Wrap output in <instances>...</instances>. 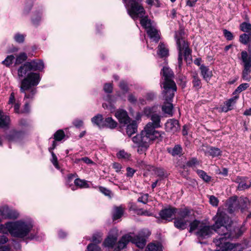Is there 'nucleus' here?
Returning a JSON list of instances; mask_svg holds the SVG:
<instances>
[{
  "instance_id": "18",
  "label": "nucleus",
  "mask_w": 251,
  "mask_h": 251,
  "mask_svg": "<svg viewBox=\"0 0 251 251\" xmlns=\"http://www.w3.org/2000/svg\"><path fill=\"white\" fill-rule=\"evenodd\" d=\"M239 96H235L234 97L229 99L224 103V105L222 107L223 112H227L233 109V106L235 104L236 100Z\"/></svg>"
},
{
  "instance_id": "6",
  "label": "nucleus",
  "mask_w": 251,
  "mask_h": 251,
  "mask_svg": "<svg viewBox=\"0 0 251 251\" xmlns=\"http://www.w3.org/2000/svg\"><path fill=\"white\" fill-rule=\"evenodd\" d=\"M184 31L180 29L175 33V39L179 50L178 64L180 68L182 63V54L183 53L185 59H187L191 54V50L189 48L188 43L183 38Z\"/></svg>"
},
{
  "instance_id": "34",
  "label": "nucleus",
  "mask_w": 251,
  "mask_h": 251,
  "mask_svg": "<svg viewBox=\"0 0 251 251\" xmlns=\"http://www.w3.org/2000/svg\"><path fill=\"white\" fill-rule=\"evenodd\" d=\"M168 152L173 156L180 155L182 153V149L179 145H176L172 149H168Z\"/></svg>"
},
{
  "instance_id": "24",
  "label": "nucleus",
  "mask_w": 251,
  "mask_h": 251,
  "mask_svg": "<svg viewBox=\"0 0 251 251\" xmlns=\"http://www.w3.org/2000/svg\"><path fill=\"white\" fill-rule=\"evenodd\" d=\"M201 75L203 78L207 82H208L212 76V71L209 68L204 66H201L200 68Z\"/></svg>"
},
{
  "instance_id": "42",
  "label": "nucleus",
  "mask_w": 251,
  "mask_h": 251,
  "mask_svg": "<svg viewBox=\"0 0 251 251\" xmlns=\"http://www.w3.org/2000/svg\"><path fill=\"white\" fill-rule=\"evenodd\" d=\"M249 87V84L247 83H242L240 84L237 88L236 89L235 91L233 93V94H238L240 93L241 92L245 90Z\"/></svg>"
},
{
  "instance_id": "20",
  "label": "nucleus",
  "mask_w": 251,
  "mask_h": 251,
  "mask_svg": "<svg viewBox=\"0 0 251 251\" xmlns=\"http://www.w3.org/2000/svg\"><path fill=\"white\" fill-rule=\"evenodd\" d=\"M8 104L13 105L14 111L15 113H20V107L21 103L18 100H16L15 98V94L14 92H12L10 95L8 102Z\"/></svg>"
},
{
  "instance_id": "61",
  "label": "nucleus",
  "mask_w": 251,
  "mask_h": 251,
  "mask_svg": "<svg viewBox=\"0 0 251 251\" xmlns=\"http://www.w3.org/2000/svg\"><path fill=\"white\" fill-rule=\"evenodd\" d=\"M8 238L5 235L0 236V245H3L6 243L8 241Z\"/></svg>"
},
{
  "instance_id": "50",
  "label": "nucleus",
  "mask_w": 251,
  "mask_h": 251,
  "mask_svg": "<svg viewBox=\"0 0 251 251\" xmlns=\"http://www.w3.org/2000/svg\"><path fill=\"white\" fill-rule=\"evenodd\" d=\"M148 194H143L141 197L138 198L137 201L138 202H142L144 204H146L148 202Z\"/></svg>"
},
{
  "instance_id": "14",
  "label": "nucleus",
  "mask_w": 251,
  "mask_h": 251,
  "mask_svg": "<svg viewBox=\"0 0 251 251\" xmlns=\"http://www.w3.org/2000/svg\"><path fill=\"white\" fill-rule=\"evenodd\" d=\"M115 116L119 123L123 126L127 125L130 122V118L126 110L119 109L116 111Z\"/></svg>"
},
{
  "instance_id": "25",
  "label": "nucleus",
  "mask_w": 251,
  "mask_h": 251,
  "mask_svg": "<svg viewBox=\"0 0 251 251\" xmlns=\"http://www.w3.org/2000/svg\"><path fill=\"white\" fill-rule=\"evenodd\" d=\"M147 32L150 37L155 42H157L159 39V35L158 31L154 28V25L147 30Z\"/></svg>"
},
{
  "instance_id": "48",
  "label": "nucleus",
  "mask_w": 251,
  "mask_h": 251,
  "mask_svg": "<svg viewBox=\"0 0 251 251\" xmlns=\"http://www.w3.org/2000/svg\"><path fill=\"white\" fill-rule=\"evenodd\" d=\"M87 249L88 251H100V248L97 244L93 243L89 244Z\"/></svg>"
},
{
  "instance_id": "7",
  "label": "nucleus",
  "mask_w": 251,
  "mask_h": 251,
  "mask_svg": "<svg viewBox=\"0 0 251 251\" xmlns=\"http://www.w3.org/2000/svg\"><path fill=\"white\" fill-rule=\"evenodd\" d=\"M161 136L160 132H152L144 127L140 134H138L132 138L133 142L137 145H147L149 147L151 141L159 138Z\"/></svg>"
},
{
  "instance_id": "29",
  "label": "nucleus",
  "mask_w": 251,
  "mask_h": 251,
  "mask_svg": "<svg viewBox=\"0 0 251 251\" xmlns=\"http://www.w3.org/2000/svg\"><path fill=\"white\" fill-rule=\"evenodd\" d=\"M0 111V127L5 128L8 127L10 124V118L9 116L2 114Z\"/></svg>"
},
{
  "instance_id": "17",
  "label": "nucleus",
  "mask_w": 251,
  "mask_h": 251,
  "mask_svg": "<svg viewBox=\"0 0 251 251\" xmlns=\"http://www.w3.org/2000/svg\"><path fill=\"white\" fill-rule=\"evenodd\" d=\"M165 127L167 131L175 133L179 128L178 122L176 120H169L166 123Z\"/></svg>"
},
{
  "instance_id": "41",
  "label": "nucleus",
  "mask_w": 251,
  "mask_h": 251,
  "mask_svg": "<svg viewBox=\"0 0 251 251\" xmlns=\"http://www.w3.org/2000/svg\"><path fill=\"white\" fill-rule=\"evenodd\" d=\"M154 173L158 176L161 178L167 177V175L165 170L160 168H157L154 169Z\"/></svg>"
},
{
  "instance_id": "4",
  "label": "nucleus",
  "mask_w": 251,
  "mask_h": 251,
  "mask_svg": "<svg viewBox=\"0 0 251 251\" xmlns=\"http://www.w3.org/2000/svg\"><path fill=\"white\" fill-rule=\"evenodd\" d=\"M128 14L134 19L141 18L140 24L146 30L153 25V23L147 16H145V11L142 6V0H134L131 6H127Z\"/></svg>"
},
{
  "instance_id": "2",
  "label": "nucleus",
  "mask_w": 251,
  "mask_h": 251,
  "mask_svg": "<svg viewBox=\"0 0 251 251\" xmlns=\"http://www.w3.org/2000/svg\"><path fill=\"white\" fill-rule=\"evenodd\" d=\"M33 223L30 220H21L14 222H7L1 227H4L14 237L23 238L32 229Z\"/></svg>"
},
{
  "instance_id": "64",
  "label": "nucleus",
  "mask_w": 251,
  "mask_h": 251,
  "mask_svg": "<svg viewBox=\"0 0 251 251\" xmlns=\"http://www.w3.org/2000/svg\"><path fill=\"white\" fill-rule=\"evenodd\" d=\"M81 161H83L84 162L87 164H93L94 162L93 161H92L90 159H89L88 157H84L82 158H81Z\"/></svg>"
},
{
  "instance_id": "45",
  "label": "nucleus",
  "mask_w": 251,
  "mask_h": 251,
  "mask_svg": "<svg viewBox=\"0 0 251 251\" xmlns=\"http://www.w3.org/2000/svg\"><path fill=\"white\" fill-rule=\"evenodd\" d=\"M117 157L119 158L128 159L130 157V154L124 150H121L117 153Z\"/></svg>"
},
{
  "instance_id": "49",
  "label": "nucleus",
  "mask_w": 251,
  "mask_h": 251,
  "mask_svg": "<svg viewBox=\"0 0 251 251\" xmlns=\"http://www.w3.org/2000/svg\"><path fill=\"white\" fill-rule=\"evenodd\" d=\"M153 109L154 108L153 107L145 108L144 110V114L147 117H151L152 114H154L155 113L153 111Z\"/></svg>"
},
{
  "instance_id": "52",
  "label": "nucleus",
  "mask_w": 251,
  "mask_h": 251,
  "mask_svg": "<svg viewBox=\"0 0 251 251\" xmlns=\"http://www.w3.org/2000/svg\"><path fill=\"white\" fill-rule=\"evenodd\" d=\"M15 40L19 43H23L25 39V37L23 34L17 33L14 36Z\"/></svg>"
},
{
  "instance_id": "12",
  "label": "nucleus",
  "mask_w": 251,
  "mask_h": 251,
  "mask_svg": "<svg viewBox=\"0 0 251 251\" xmlns=\"http://www.w3.org/2000/svg\"><path fill=\"white\" fill-rule=\"evenodd\" d=\"M232 201V202L229 204L228 208L229 213H232L233 211L238 208V204L240 205V207L242 208H244L247 206V203L249 202V200L247 198H240L238 201H237L235 199L233 200L230 199L229 200L230 201Z\"/></svg>"
},
{
  "instance_id": "10",
  "label": "nucleus",
  "mask_w": 251,
  "mask_h": 251,
  "mask_svg": "<svg viewBox=\"0 0 251 251\" xmlns=\"http://www.w3.org/2000/svg\"><path fill=\"white\" fill-rule=\"evenodd\" d=\"M150 118L151 122L148 123L145 127L153 132H159L155 130V129L161 126V116L155 113L154 114H152Z\"/></svg>"
},
{
  "instance_id": "23",
  "label": "nucleus",
  "mask_w": 251,
  "mask_h": 251,
  "mask_svg": "<svg viewBox=\"0 0 251 251\" xmlns=\"http://www.w3.org/2000/svg\"><path fill=\"white\" fill-rule=\"evenodd\" d=\"M117 240V235H109L104 240L103 245L106 247L113 248Z\"/></svg>"
},
{
  "instance_id": "36",
  "label": "nucleus",
  "mask_w": 251,
  "mask_h": 251,
  "mask_svg": "<svg viewBox=\"0 0 251 251\" xmlns=\"http://www.w3.org/2000/svg\"><path fill=\"white\" fill-rule=\"evenodd\" d=\"M196 172L199 176L204 181L208 182L211 180V176H209L204 171L201 170H197Z\"/></svg>"
},
{
  "instance_id": "44",
  "label": "nucleus",
  "mask_w": 251,
  "mask_h": 251,
  "mask_svg": "<svg viewBox=\"0 0 251 251\" xmlns=\"http://www.w3.org/2000/svg\"><path fill=\"white\" fill-rule=\"evenodd\" d=\"M240 29L245 32H249L251 30V25L246 22H243L240 25Z\"/></svg>"
},
{
  "instance_id": "26",
  "label": "nucleus",
  "mask_w": 251,
  "mask_h": 251,
  "mask_svg": "<svg viewBox=\"0 0 251 251\" xmlns=\"http://www.w3.org/2000/svg\"><path fill=\"white\" fill-rule=\"evenodd\" d=\"M172 101H166L165 100L163 105L162 106V111L166 114L170 116L173 115V105L172 103Z\"/></svg>"
},
{
  "instance_id": "60",
  "label": "nucleus",
  "mask_w": 251,
  "mask_h": 251,
  "mask_svg": "<svg viewBox=\"0 0 251 251\" xmlns=\"http://www.w3.org/2000/svg\"><path fill=\"white\" fill-rule=\"evenodd\" d=\"M119 86H120V87L121 88V89L122 90H123V91H124L125 92L127 91V90H128L127 85L126 82H125L124 81H121L120 83Z\"/></svg>"
},
{
  "instance_id": "15",
  "label": "nucleus",
  "mask_w": 251,
  "mask_h": 251,
  "mask_svg": "<svg viewBox=\"0 0 251 251\" xmlns=\"http://www.w3.org/2000/svg\"><path fill=\"white\" fill-rule=\"evenodd\" d=\"M177 209L175 208H166L161 210L159 215L162 219L170 221L174 214L176 212Z\"/></svg>"
},
{
  "instance_id": "57",
  "label": "nucleus",
  "mask_w": 251,
  "mask_h": 251,
  "mask_svg": "<svg viewBox=\"0 0 251 251\" xmlns=\"http://www.w3.org/2000/svg\"><path fill=\"white\" fill-rule=\"evenodd\" d=\"M224 33L225 37L226 38L227 40H231L233 39V36L231 32L226 29H225L224 30Z\"/></svg>"
},
{
  "instance_id": "56",
  "label": "nucleus",
  "mask_w": 251,
  "mask_h": 251,
  "mask_svg": "<svg viewBox=\"0 0 251 251\" xmlns=\"http://www.w3.org/2000/svg\"><path fill=\"white\" fill-rule=\"evenodd\" d=\"M104 91L106 93H110L112 91L113 87L111 83H106L103 87Z\"/></svg>"
},
{
  "instance_id": "47",
  "label": "nucleus",
  "mask_w": 251,
  "mask_h": 251,
  "mask_svg": "<svg viewBox=\"0 0 251 251\" xmlns=\"http://www.w3.org/2000/svg\"><path fill=\"white\" fill-rule=\"evenodd\" d=\"M51 154L52 158L51 159V162L53 164V165L55 166V167L57 169H59V165L58 163V160L57 156L55 154V153L52 151H50V149L49 150Z\"/></svg>"
},
{
  "instance_id": "39",
  "label": "nucleus",
  "mask_w": 251,
  "mask_h": 251,
  "mask_svg": "<svg viewBox=\"0 0 251 251\" xmlns=\"http://www.w3.org/2000/svg\"><path fill=\"white\" fill-rule=\"evenodd\" d=\"M27 56L26 53L22 52L20 53L16 59L15 64H20L22 63L24 61L26 60Z\"/></svg>"
},
{
  "instance_id": "54",
  "label": "nucleus",
  "mask_w": 251,
  "mask_h": 251,
  "mask_svg": "<svg viewBox=\"0 0 251 251\" xmlns=\"http://www.w3.org/2000/svg\"><path fill=\"white\" fill-rule=\"evenodd\" d=\"M138 145V149L137 152L140 154H142L145 152L147 149L148 148V146L147 145Z\"/></svg>"
},
{
  "instance_id": "9",
  "label": "nucleus",
  "mask_w": 251,
  "mask_h": 251,
  "mask_svg": "<svg viewBox=\"0 0 251 251\" xmlns=\"http://www.w3.org/2000/svg\"><path fill=\"white\" fill-rule=\"evenodd\" d=\"M161 86L163 89L162 94L164 100L172 101L175 96V93L177 90V87L175 81L162 82Z\"/></svg>"
},
{
  "instance_id": "5",
  "label": "nucleus",
  "mask_w": 251,
  "mask_h": 251,
  "mask_svg": "<svg viewBox=\"0 0 251 251\" xmlns=\"http://www.w3.org/2000/svg\"><path fill=\"white\" fill-rule=\"evenodd\" d=\"M150 232L148 230L141 231L138 235L132 236L131 234L124 235L118 243L119 250L124 248L129 242H131L140 249H143L146 243V238L150 236Z\"/></svg>"
},
{
  "instance_id": "46",
  "label": "nucleus",
  "mask_w": 251,
  "mask_h": 251,
  "mask_svg": "<svg viewBox=\"0 0 251 251\" xmlns=\"http://www.w3.org/2000/svg\"><path fill=\"white\" fill-rule=\"evenodd\" d=\"M14 58L13 55H8L5 60L2 62V63L6 66H9L12 64Z\"/></svg>"
},
{
  "instance_id": "63",
  "label": "nucleus",
  "mask_w": 251,
  "mask_h": 251,
  "mask_svg": "<svg viewBox=\"0 0 251 251\" xmlns=\"http://www.w3.org/2000/svg\"><path fill=\"white\" fill-rule=\"evenodd\" d=\"M113 168L115 169L116 171V172H119L120 171L121 168H122V166L121 164L118 163H114L113 164Z\"/></svg>"
},
{
  "instance_id": "8",
  "label": "nucleus",
  "mask_w": 251,
  "mask_h": 251,
  "mask_svg": "<svg viewBox=\"0 0 251 251\" xmlns=\"http://www.w3.org/2000/svg\"><path fill=\"white\" fill-rule=\"evenodd\" d=\"M191 211L187 208L181 209L178 212V217L174 220L175 226L179 230L186 228L188 224H190Z\"/></svg>"
},
{
  "instance_id": "21",
  "label": "nucleus",
  "mask_w": 251,
  "mask_h": 251,
  "mask_svg": "<svg viewBox=\"0 0 251 251\" xmlns=\"http://www.w3.org/2000/svg\"><path fill=\"white\" fill-rule=\"evenodd\" d=\"M28 62H26L23 65H22L18 70V75L19 77H26L28 74V72L31 71ZM30 73H29L30 74Z\"/></svg>"
},
{
  "instance_id": "35",
  "label": "nucleus",
  "mask_w": 251,
  "mask_h": 251,
  "mask_svg": "<svg viewBox=\"0 0 251 251\" xmlns=\"http://www.w3.org/2000/svg\"><path fill=\"white\" fill-rule=\"evenodd\" d=\"M124 213V209L121 206L115 207L113 214L114 220L119 219L122 217Z\"/></svg>"
},
{
  "instance_id": "3",
  "label": "nucleus",
  "mask_w": 251,
  "mask_h": 251,
  "mask_svg": "<svg viewBox=\"0 0 251 251\" xmlns=\"http://www.w3.org/2000/svg\"><path fill=\"white\" fill-rule=\"evenodd\" d=\"M40 81V75L38 73L28 74L21 82L20 92L25 94L24 100L31 101L37 92L33 87L37 85Z\"/></svg>"
},
{
  "instance_id": "22",
  "label": "nucleus",
  "mask_w": 251,
  "mask_h": 251,
  "mask_svg": "<svg viewBox=\"0 0 251 251\" xmlns=\"http://www.w3.org/2000/svg\"><path fill=\"white\" fill-rule=\"evenodd\" d=\"M234 182L238 184L237 189L240 191L249 188V186H247L246 177L237 176L234 180Z\"/></svg>"
},
{
  "instance_id": "32",
  "label": "nucleus",
  "mask_w": 251,
  "mask_h": 251,
  "mask_svg": "<svg viewBox=\"0 0 251 251\" xmlns=\"http://www.w3.org/2000/svg\"><path fill=\"white\" fill-rule=\"evenodd\" d=\"M205 153L215 157L221 155V151L219 148L210 147L207 149Z\"/></svg>"
},
{
  "instance_id": "38",
  "label": "nucleus",
  "mask_w": 251,
  "mask_h": 251,
  "mask_svg": "<svg viewBox=\"0 0 251 251\" xmlns=\"http://www.w3.org/2000/svg\"><path fill=\"white\" fill-rule=\"evenodd\" d=\"M74 183L76 186H78L80 188H88L89 187V185L86 180L79 178L75 179L74 181Z\"/></svg>"
},
{
  "instance_id": "31",
  "label": "nucleus",
  "mask_w": 251,
  "mask_h": 251,
  "mask_svg": "<svg viewBox=\"0 0 251 251\" xmlns=\"http://www.w3.org/2000/svg\"><path fill=\"white\" fill-rule=\"evenodd\" d=\"M169 50L165 45L160 43L158 47V54L161 57H166L168 55Z\"/></svg>"
},
{
  "instance_id": "51",
  "label": "nucleus",
  "mask_w": 251,
  "mask_h": 251,
  "mask_svg": "<svg viewBox=\"0 0 251 251\" xmlns=\"http://www.w3.org/2000/svg\"><path fill=\"white\" fill-rule=\"evenodd\" d=\"M249 41V35L244 33L240 35V41L244 44H247Z\"/></svg>"
},
{
  "instance_id": "40",
  "label": "nucleus",
  "mask_w": 251,
  "mask_h": 251,
  "mask_svg": "<svg viewBox=\"0 0 251 251\" xmlns=\"http://www.w3.org/2000/svg\"><path fill=\"white\" fill-rule=\"evenodd\" d=\"M65 137V133L63 130L60 129L57 130L54 134V139L55 141H60Z\"/></svg>"
},
{
  "instance_id": "16",
  "label": "nucleus",
  "mask_w": 251,
  "mask_h": 251,
  "mask_svg": "<svg viewBox=\"0 0 251 251\" xmlns=\"http://www.w3.org/2000/svg\"><path fill=\"white\" fill-rule=\"evenodd\" d=\"M161 74L163 76V81L170 82V81H174V74L173 71L168 67H164L162 70Z\"/></svg>"
},
{
  "instance_id": "30",
  "label": "nucleus",
  "mask_w": 251,
  "mask_h": 251,
  "mask_svg": "<svg viewBox=\"0 0 251 251\" xmlns=\"http://www.w3.org/2000/svg\"><path fill=\"white\" fill-rule=\"evenodd\" d=\"M91 122L94 125H96L99 127H102L104 126V122L103 121L102 116L98 114L91 119Z\"/></svg>"
},
{
  "instance_id": "62",
  "label": "nucleus",
  "mask_w": 251,
  "mask_h": 251,
  "mask_svg": "<svg viewBox=\"0 0 251 251\" xmlns=\"http://www.w3.org/2000/svg\"><path fill=\"white\" fill-rule=\"evenodd\" d=\"M73 124L74 125V126L77 127H80L81 126H82L83 125V122L82 121L80 120H75L74 122H73Z\"/></svg>"
},
{
  "instance_id": "55",
  "label": "nucleus",
  "mask_w": 251,
  "mask_h": 251,
  "mask_svg": "<svg viewBox=\"0 0 251 251\" xmlns=\"http://www.w3.org/2000/svg\"><path fill=\"white\" fill-rule=\"evenodd\" d=\"M199 164L198 161L196 158H193L188 161L187 163V165L189 167H193Z\"/></svg>"
},
{
  "instance_id": "28",
  "label": "nucleus",
  "mask_w": 251,
  "mask_h": 251,
  "mask_svg": "<svg viewBox=\"0 0 251 251\" xmlns=\"http://www.w3.org/2000/svg\"><path fill=\"white\" fill-rule=\"evenodd\" d=\"M126 133L129 136H131L137 130V124L136 121H133L131 123L127 125L126 128Z\"/></svg>"
},
{
  "instance_id": "13",
  "label": "nucleus",
  "mask_w": 251,
  "mask_h": 251,
  "mask_svg": "<svg viewBox=\"0 0 251 251\" xmlns=\"http://www.w3.org/2000/svg\"><path fill=\"white\" fill-rule=\"evenodd\" d=\"M246 57V53H243L242 60L244 63V69L242 73V78L244 80L249 81L251 78V76L249 75L251 72V62L247 61Z\"/></svg>"
},
{
  "instance_id": "58",
  "label": "nucleus",
  "mask_w": 251,
  "mask_h": 251,
  "mask_svg": "<svg viewBox=\"0 0 251 251\" xmlns=\"http://www.w3.org/2000/svg\"><path fill=\"white\" fill-rule=\"evenodd\" d=\"M99 189H100V191L102 193L104 194L105 196H110V195L111 192L108 189H107L104 187H100L99 188Z\"/></svg>"
},
{
  "instance_id": "53",
  "label": "nucleus",
  "mask_w": 251,
  "mask_h": 251,
  "mask_svg": "<svg viewBox=\"0 0 251 251\" xmlns=\"http://www.w3.org/2000/svg\"><path fill=\"white\" fill-rule=\"evenodd\" d=\"M209 202L213 206H217L218 204L219 201L218 199L214 196H210L209 197Z\"/></svg>"
},
{
  "instance_id": "19",
  "label": "nucleus",
  "mask_w": 251,
  "mask_h": 251,
  "mask_svg": "<svg viewBox=\"0 0 251 251\" xmlns=\"http://www.w3.org/2000/svg\"><path fill=\"white\" fill-rule=\"evenodd\" d=\"M27 62L31 71H42L44 68V63L41 60H33Z\"/></svg>"
},
{
  "instance_id": "27",
  "label": "nucleus",
  "mask_w": 251,
  "mask_h": 251,
  "mask_svg": "<svg viewBox=\"0 0 251 251\" xmlns=\"http://www.w3.org/2000/svg\"><path fill=\"white\" fill-rule=\"evenodd\" d=\"M145 251H163V246L160 243H151L148 245Z\"/></svg>"
},
{
  "instance_id": "1",
  "label": "nucleus",
  "mask_w": 251,
  "mask_h": 251,
  "mask_svg": "<svg viewBox=\"0 0 251 251\" xmlns=\"http://www.w3.org/2000/svg\"><path fill=\"white\" fill-rule=\"evenodd\" d=\"M215 218L216 219L215 223L212 226H208L206 224L199 221L194 220L190 224L189 232H192L195 230H197L196 234L198 237L203 239L210 236L212 233V230H214L218 234V236L213 240V243L215 244L214 240L221 236V234L216 230L215 226L219 220H221V222L220 225H218V226L220 227L221 226H226L228 230V232L231 234V237L229 238V239L234 237H239L242 235L245 230L243 227L239 228L237 227L234 228L233 232L231 231V226L232 222L225 212L221 209H218Z\"/></svg>"
},
{
  "instance_id": "11",
  "label": "nucleus",
  "mask_w": 251,
  "mask_h": 251,
  "mask_svg": "<svg viewBox=\"0 0 251 251\" xmlns=\"http://www.w3.org/2000/svg\"><path fill=\"white\" fill-rule=\"evenodd\" d=\"M0 214L5 219H15L19 217V213L14 209H10L7 206L0 207Z\"/></svg>"
},
{
  "instance_id": "43",
  "label": "nucleus",
  "mask_w": 251,
  "mask_h": 251,
  "mask_svg": "<svg viewBox=\"0 0 251 251\" xmlns=\"http://www.w3.org/2000/svg\"><path fill=\"white\" fill-rule=\"evenodd\" d=\"M102 234L101 232H97L94 234L92 237V242L93 243L99 244L102 241Z\"/></svg>"
},
{
  "instance_id": "37",
  "label": "nucleus",
  "mask_w": 251,
  "mask_h": 251,
  "mask_svg": "<svg viewBox=\"0 0 251 251\" xmlns=\"http://www.w3.org/2000/svg\"><path fill=\"white\" fill-rule=\"evenodd\" d=\"M192 84L193 87L196 90H198L201 87V79L197 76H194Z\"/></svg>"
},
{
  "instance_id": "33",
  "label": "nucleus",
  "mask_w": 251,
  "mask_h": 251,
  "mask_svg": "<svg viewBox=\"0 0 251 251\" xmlns=\"http://www.w3.org/2000/svg\"><path fill=\"white\" fill-rule=\"evenodd\" d=\"M103 124L104 126L111 129L115 128L117 126V123L111 117L106 118Z\"/></svg>"
},
{
  "instance_id": "59",
  "label": "nucleus",
  "mask_w": 251,
  "mask_h": 251,
  "mask_svg": "<svg viewBox=\"0 0 251 251\" xmlns=\"http://www.w3.org/2000/svg\"><path fill=\"white\" fill-rule=\"evenodd\" d=\"M126 171V176L128 177H132L134 175V173L135 172V171L134 169L130 167L127 168Z\"/></svg>"
}]
</instances>
